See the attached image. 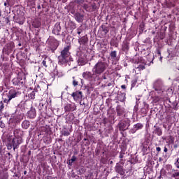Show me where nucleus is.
Listing matches in <instances>:
<instances>
[{
    "instance_id": "f257e3e1",
    "label": "nucleus",
    "mask_w": 179,
    "mask_h": 179,
    "mask_svg": "<svg viewBox=\"0 0 179 179\" xmlns=\"http://www.w3.org/2000/svg\"><path fill=\"white\" fill-rule=\"evenodd\" d=\"M107 68H108V64L106 62V58L103 57L102 60H99L94 66L92 72L94 75H101L106 72Z\"/></svg>"
},
{
    "instance_id": "f03ea898",
    "label": "nucleus",
    "mask_w": 179,
    "mask_h": 179,
    "mask_svg": "<svg viewBox=\"0 0 179 179\" xmlns=\"http://www.w3.org/2000/svg\"><path fill=\"white\" fill-rule=\"evenodd\" d=\"M71 48H72V45H71V43H68L61 51L60 55L58 56L59 63L62 65L68 62V59L71 57V52H69Z\"/></svg>"
},
{
    "instance_id": "7ed1b4c3",
    "label": "nucleus",
    "mask_w": 179,
    "mask_h": 179,
    "mask_svg": "<svg viewBox=\"0 0 179 179\" xmlns=\"http://www.w3.org/2000/svg\"><path fill=\"white\" fill-rule=\"evenodd\" d=\"M19 94H20L19 91H17V90L15 88H11L8 91L6 92V98H3V103H6V104H9L10 101L13 99H16V97H18Z\"/></svg>"
},
{
    "instance_id": "20e7f679",
    "label": "nucleus",
    "mask_w": 179,
    "mask_h": 179,
    "mask_svg": "<svg viewBox=\"0 0 179 179\" xmlns=\"http://www.w3.org/2000/svg\"><path fill=\"white\" fill-rule=\"evenodd\" d=\"M13 86H18L19 87H23L26 85V76L24 74L18 75L17 78L12 80Z\"/></svg>"
},
{
    "instance_id": "39448f33",
    "label": "nucleus",
    "mask_w": 179,
    "mask_h": 179,
    "mask_svg": "<svg viewBox=\"0 0 179 179\" xmlns=\"http://www.w3.org/2000/svg\"><path fill=\"white\" fill-rule=\"evenodd\" d=\"M117 127L119 128V131L124 132V131H127V129L131 127V120L128 118L120 120L117 124Z\"/></svg>"
},
{
    "instance_id": "423d86ee",
    "label": "nucleus",
    "mask_w": 179,
    "mask_h": 179,
    "mask_svg": "<svg viewBox=\"0 0 179 179\" xmlns=\"http://www.w3.org/2000/svg\"><path fill=\"white\" fill-rule=\"evenodd\" d=\"M8 142L12 143L14 150L17 149L19 145H20L22 142H23L22 137H8Z\"/></svg>"
},
{
    "instance_id": "0eeeda50",
    "label": "nucleus",
    "mask_w": 179,
    "mask_h": 179,
    "mask_svg": "<svg viewBox=\"0 0 179 179\" xmlns=\"http://www.w3.org/2000/svg\"><path fill=\"white\" fill-rule=\"evenodd\" d=\"M14 48H15V43L12 41L9 42L4 45L2 50V52H3L4 54H8L10 55Z\"/></svg>"
},
{
    "instance_id": "6e6552de",
    "label": "nucleus",
    "mask_w": 179,
    "mask_h": 179,
    "mask_svg": "<svg viewBox=\"0 0 179 179\" xmlns=\"http://www.w3.org/2000/svg\"><path fill=\"white\" fill-rule=\"evenodd\" d=\"M162 87H163V81L162 79L156 80L153 83V88L155 92H162Z\"/></svg>"
},
{
    "instance_id": "1a4fd4ad",
    "label": "nucleus",
    "mask_w": 179,
    "mask_h": 179,
    "mask_svg": "<svg viewBox=\"0 0 179 179\" xmlns=\"http://www.w3.org/2000/svg\"><path fill=\"white\" fill-rule=\"evenodd\" d=\"M73 111H76L75 103H67L64 106V113H72Z\"/></svg>"
},
{
    "instance_id": "9d476101",
    "label": "nucleus",
    "mask_w": 179,
    "mask_h": 179,
    "mask_svg": "<svg viewBox=\"0 0 179 179\" xmlns=\"http://www.w3.org/2000/svg\"><path fill=\"white\" fill-rule=\"evenodd\" d=\"M61 30H62L61 22H57L53 27L52 33V34H55V36H59V34H61Z\"/></svg>"
},
{
    "instance_id": "9b49d317",
    "label": "nucleus",
    "mask_w": 179,
    "mask_h": 179,
    "mask_svg": "<svg viewBox=\"0 0 179 179\" xmlns=\"http://www.w3.org/2000/svg\"><path fill=\"white\" fill-rule=\"evenodd\" d=\"M82 91H76L71 94V97H73L74 101H80L83 96Z\"/></svg>"
},
{
    "instance_id": "f8f14e48",
    "label": "nucleus",
    "mask_w": 179,
    "mask_h": 179,
    "mask_svg": "<svg viewBox=\"0 0 179 179\" xmlns=\"http://www.w3.org/2000/svg\"><path fill=\"white\" fill-rule=\"evenodd\" d=\"M27 116L30 120H34V118H36V117H37V112L36 108L31 106L30 110L27 112Z\"/></svg>"
},
{
    "instance_id": "ddd939ff",
    "label": "nucleus",
    "mask_w": 179,
    "mask_h": 179,
    "mask_svg": "<svg viewBox=\"0 0 179 179\" xmlns=\"http://www.w3.org/2000/svg\"><path fill=\"white\" fill-rule=\"evenodd\" d=\"M78 43L80 45H87L89 43V38H87V35H85L83 36L78 37Z\"/></svg>"
},
{
    "instance_id": "4468645a",
    "label": "nucleus",
    "mask_w": 179,
    "mask_h": 179,
    "mask_svg": "<svg viewBox=\"0 0 179 179\" xmlns=\"http://www.w3.org/2000/svg\"><path fill=\"white\" fill-rule=\"evenodd\" d=\"M143 128V124L142 123H137L133 126V128L129 130V134H135L136 131L142 129Z\"/></svg>"
},
{
    "instance_id": "2eb2a0df",
    "label": "nucleus",
    "mask_w": 179,
    "mask_h": 179,
    "mask_svg": "<svg viewBox=\"0 0 179 179\" xmlns=\"http://www.w3.org/2000/svg\"><path fill=\"white\" fill-rule=\"evenodd\" d=\"M115 170L116 173L120 174V176H124L125 174V171H124V166L118 163H117Z\"/></svg>"
},
{
    "instance_id": "dca6fc26",
    "label": "nucleus",
    "mask_w": 179,
    "mask_h": 179,
    "mask_svg": "<svg viewBox=\"0 0 179 179\" xmlns=\"http://www.w3.org/2000/svg\"><path fill=\"white\" fill-rule=\"evenodd\" d=\"M116 112L117 117H124V114H125V108L120 105H117L116 107Z\"/></svg>"
},
{
    "instance_id": "f3484780",
    "label": "nucleus",
    "mask_w": 179,
    "mask_h": 179,
    "mask_svg": "<svg viewBox=\"0 0 179 179\" xmlns=\"http://www.w3.org/2000/svg\"><path fill=\"white\" fill-rule=\"evenodd\" d=\"M74 19H76L78 23H83L85 19V15L80 13H76L74 14Z\"/></svg>"
},
{
    "instance_id": "a211bd4d",
    "label": "nucleus",
    "mask_w": 179,
    "mask_h": 179,
    "mask_svg": "<svg viewBox=\"0 0 179 179\" xmlns=\"http://www.w3.org/2000/svg\"><path fill=\"white\" fill-rule=\"evenodd\" d=\"M154 131L152 134H155V135H157V136H162L163 135V130L162 128L159 127V126H154Z\"/></svg>"
},
{
    "instance_id": "6ab92c4d",
    "label": "nucleus",
    "mask_w": 179,
    "mask_h": 179,
    "mask_svg": "<svg viewBox=\"0 0 179 179\" xmlns=\"http://www.w3.org/2000/svg\"><path fill=\"white\" fill-rule=\"evenodd\" d=\"M43 58L44 59L42 61L41 65H42V66H44L45 68H48V63L50 62V61H51V59L50 58V57H48L47 55H44Z\"/></svg>"
},
{
    "instance_id": "aec40b11",
    "label": "nucleus",
    "mask_w": 179,
    "mask_h": 179,
    "mask_svg": "<svg viewBox=\"0 0 179 179\" xmlns=\"http://www.w3.org/2000/svg\"><path fill=\"white\" fill-rule=\"evenodd\" d=\"M48 47L50 48V50L52 52H55V50L58 48V45L57 44V42H49Z\"/></svg>"
},
{
    "instance_id": "412c9836",
    "label": "nucleus",
    "mask_w": 179,
    "mask_h": 179,
    "mask_svg": "<svg viewBox=\"0 0 179 179\" xmlns=\"http://www.w3.org/2000/svg\"><path fill=\"white\" fill-rule=\"evenodd\" d=\"M125 96H126V94L124 92H120L117 93V99L119 101H121V103H123V101H125V99H127Z\"/></svg>"
},
{
    "instance_id": "4be33fe9",
    "label": "nucleus",
    "mask_w": 179,
    "mask_h": 179,
    "mask_svg": "<svg viewBox=\"0 0 179 179\" xmlns=\"http://www.w3.org/2000/svg\"><path fill=\"white\" fill-rule=\"evenodd\" d=\"M122 50L124 52H127L129 50V42H128V41H123V43L122 45Z\"/></svg>"
},
{
    "instance_id": "5701e85b",
    "label": "nucleus",
    "mask_w": 179,
    "mask_h": 179,
    "mask_svg": "<svg viewBox=\"0 0 179 179\" xmlns=\"http://www.w3.org/2000/svg\"><path fill=\"white\" fill-rule=\"evenodd\" d=\"M83 78L87 80H90L93 78V74L90 71H85L83 73Z\"/></svg>"
},
{
    "instance_id": "b1692460",
    "label": "nucleus",
    "mask_w": 179,
    "mask_h": 179,
    "mask_svg": "<svg viewBox=\"0 0 179 179\" xmlns=\"http://www.w3.org/2000/svg\"><path fill=\"white\" fill-rule=\"evenodd\" d=\"M53 76L54 78H62V76H64V73L58 71V69H56L53 71Z\"/></svg>"
},
{
    "instance_id": "393cba45",
    "label": "nucleus",
    "mask_w": 179,
    "mask_h": 179,
    "mask_svg": "<svg viewBox=\"0 0 179 179\" xmlns=\"http://www.w3.org/2000/svg\"><path fill=\"white\" fill-rule=\"evenodd\" d=\"M30 127V121L24 120L22 123V128L23 129H28Z\"/></svg>"
},
{
    "instance_id": "a878e982",
    "label": "nucleus",
    "mask_w": 179,
    "mask_h": 179,
    "mask_svg": "<svg viewBox=\"0 0 179 179\" xmlns=\"http://www.w3.org/2000/svg\"><path fill=\"white\" fill-rule=\"evenodd\" d=\"M9 54H5L4 52H2L1 55V59L3 62H8V61H9Z\"/></svg>"
},
{
    "instance_id": "bb28decb",
    "label": "nucleus",
    "mask_w": 179,
    "mask_h": 179,
    "mask_svg": "<svg viewBox=\"0 0 179 179\" xmlns=\"http://www.w3.org/2000/svg\"><path fill=\"white\" fill-rule=\"evenodd\" d=\"M2 15V13L0 10V17ZM10 22V20H9V17H3V21L0 20L1 24H8Z\"/></svg>"
},
{
    "instance_id": "cd10ccee",
    "label": "nucleus",
    "mask_w": 179,
    "mask_h": 179,
    "mask_svg": "<svg viewBox=\"0 0 179 179\" xmlns=\"http://www.w3.org/2000/svg\"><path fill=\"white\" fill-rule=\"evenodd\" d=\"M133 62H134V64H139L142 62V57L136 55L133 59Z\"/></svg>"
},
{
    "instance_id": "c85d7f7f",
    "label": "nucleus",
    "mask_w": 179,
    "mask_h": 179,
    "mask_svg": "<svg viewBox=\"0 0 179 179\" xmlns=\"http://www.w3.org/2000/svg\"><path fill=\"white\" fill-rule=\"evenodd\" d=\"M173 173L171 175V178H175V179H178V177H179V171L178 170H176V169H173Z\"/></svg>"
},
{
    "instance_id": "c756f323",
    "label": "nucleus",
    "mask_w": 179,
    "mask_h": 179,
    "mask_svg": "<svg viewBox=\"0 0 179 179\" xmlns=\"http://www.w3.org/2000/svg\"><path fill=\"white\" fill-rule=\"evenodd\" d=\"M97 9V5L96 3H92L90 6V12H95V10Z\"/></svg>"
},
{
    "instance_id": "7c9ffc66",
    "label": "nucleus",
    "mask_w": 179,
    "mask_h": 179,
    "mask_svg": "<svg viewBox=\"0 0 179 179\" xmlns=\"http://www.w3.org/2000/svg\"><path fill=\"white\" fill-rule=\"evenodd\" d=\"M101 28L102 29V31H103L105 36L108 33V31H110V29L106 25H101Z\"/></svg>"
},
{
    "instance_id": "2f4dec72",
    "label": "nucleus",
    "mask_w": 179,
    "mask_h": 179,
    "mask_svg": "<svg viewBox=\"0 0 179 179\" xmlns=\"http://www.w3.org/2000/svg\"><path fill=\"white\" fill-rule=\"evenodd\" d=\"M38 108L41 111V114H43V111H44V110H47V106H45L43 103H40Z\"/></svg>"
},
{
    "instance_id": "473e14b6",
    "label": "nucleus",
    "mask_w": 179,
    "mask_h": 179,
    "mask_svg": "<svg viewBox=\"0 0 179 179\" xmlns=\"http://www.w3.org/2000/svg\"><path fill=\"white\" fill-rule=\"evenodd\" d=\"M67 119L69 122H72V121H73V120H75V114H73V113L69 114Z\"/></svg>"
},
{
    "instance_id": "72a5a7b5",
    "label": "nucleus",
    "mask_w": 179,
    "mask_h": 179,
    "mask_svg": "<svg viewBox=\"0 0 179 179\" xmlns=\"http://www.w3.org/2000/svg\"><path fill=\"white\" fill-rule=\"evenodd\" d=\"M14 137L15 138H22L20 136V129H15L13 131Z\"/></svg>"
},
{
    "instance_id": "f704fd0d",
    "label": "nucleus",
    "mask_w": 179,
    "mask_h": 179,
    "mask_svg": "<svg viewBox=\"0 0 179 179\" xmlns=\"http://www.w3.org/2000/svg\"><path fill=\"white\" fill-rule=\"evenodd\" d=\"M110 57H111L112 59H117V51H111L110 53Z\"/></svg>"
},
{
    "instance_id": "c9c22d12",
    "label": "nucleus",
    "mask_w": 179,
    "mask_h": 179,
    "mask_svg": "<svg viewBox=\"0 0 179 179\" xmlns=\"http://www.w3.org/2000/svg\"><path fill=\"white\" fill-rule=\"evenodd\" d=\"M29 99L31 100H34L36 99V91H32L29 95Z\"/></svg>"
},
{
    "instance_id": "e433bc0d",
    "label": "nucleus",
    "mask_w": 179,
    "mask_h": 179,
    "mask_svg": "<svg viewBox=\"0 0 179 179\" xmlns=\"http://www.w3.org/2000/svg\"><path fill=\"white\" fill-rule=\"evenodd\" d=\"M32 26H34L35 27V29H38V27H40V26H41V22H40L39 21H34L32 23Z\"/></svg>"
},
{
    "instance_id": "4c0bfd02",
    "label": "nucleus",
    "mask_w": 179,
    "mask_h": 179,
    "mask_svg": "<svg viewBox=\"0 0 179 179\" xmlns=\"http://www.w3.org/2000/svg\"><path fill=\"white\" fill-rule=\"evenodd\" d=\"M125 155V150H122L120 152L119 159H120V162H123L124 155Z\"/></svg>"
},
{
    "instance_id": "58836bf2",
    "label": "nucleus",
    "mask_w": 179,
    "mask_h": 179,
    "mask_svg": "<svg viewBox=\"0 0 179 179\" xmlns=\"http://www.w3.org/2000/svg\"><path fill=\"white\" fill-rule=\"evenodd\" d=\"M76 157L73 155L71 159L69 160V165L72 166V163H73V162H76Z\"/></svg>"
},
{
    "instance_id": "ea45409f",
    "label": "nucleus",
    "mask_w": 179,
    "mask_h": 179,
    "mask_svg": "<svg viewBox=\"0 0 179 179\" xmlns=\"http://www.w3.org/2000/svg\"><path fill=\"white\" fill-rule=\"evenodd\" d=\"M74 3H77L79 6H82L85 3V0H74Z\"/></svg>"
},
{
    "instance_id": "a19ab883",
    "label": "nucleus",
    "mask_w": 179,
    "mask_h": 179,
    "mask_svg": "<svg viewBox=\"0 0 179 179\" xmlns=\"http://www.w3.org/2000/svg\"><path fill=\"white\" fill-rule=\"evenodd\" d=\"M109 79H110V78H107V76H106V75L102 76V77L100 78V80H101V82H103V80H105V81H103V82H104V83H106V84H107V83L108 82V80H109Z\"/></svg>"
},
{
    "instance_id": "79ce46f5",
    "label": "nucleus",
    "mask_w": 179,
    "mask_h": 179,
    "mask_svg": "<svg viewBox=\"0 0 179 179\" xmlns=\"http://www.w3.org/2000/svg\"><path fill=\"white\" fill-rule=\"evenodd\" d=\"M83 8L85 10H86V12H90V11L89 4H87V3H83Z\"/></svg>"
},
{
    "instance_id": "37998d69",
    "label": "nucleus",
    "mask_w": 179,
    "mask_h": 179,
    "mask_svg": "<svg viewBox=\"0 0 179 179\" xmlns=\"http://www.w3.org/2000/svg\"><path fill=\"white\" fill-rule=\"evenodd\" d=\"M138 71H143L145 69V64H139L137 67H135Z\"/></svg>"
},
{
    "instance_id": "c03bdc74",
    "label": "nucleus",
    "mask_w": 179,
    "mask_h": 179,
    "mask_svg": "<svg viewBox=\"0 0 179 179\" xmlns=\"http://www.w3.org/2000/svg\"><path fill=\"white\" fill-rule=\"evenodd\" d=\"M3 108H5L3 102L0 101V117L2 116V111H3Z\"/></svg>"
},
{
    "instance_id": "a18cd8bd",
    "label": "nucleus",
    "mask_w": 179,
    "mask_h": 179,
    "mask_svg": "<svg viewBox=\"0 0 179 179\" xmlns=\"http://www.w3.org/2000/svg\"><path fill=\"white\" fill-rule=\"evenodd\" d=\"M168 141L169 143H171L172 145L174 144V137L173 136H169Z\"/></svg>"
},
{
    "instance_id": "49530a36",
    "label": "nucleus",
    "mask_w": 179,
    "mask_h": 179,
    "mask_svg": "<svg viewBox=\"0 0 179 179\" xmlns=\"http://www.w3.org/2000/svg\"><path fill=\"white\" fill-rule=\"evenodd\" d=\"M79 85V81L75 78V77H73V86H78Z\"/></svg>"
},
{
    "instance_id": "de8ad7c7",
    "label": "nucleus",
    "mask_w": 179,
    "mask_h": 179,
    "mask_svg": "<svg viewBox=\"0 0 179 179\" xmlns=\"http://www.w3.org/2000/svg\"><path fill=\"white\" fill-rule=\"evenodd\" d=\"M15 22L18 23V24L22 25L24 24V20L17 18Z\"/></svg>"
},
{
    "instance_id": "09e8293b",
    "label": "nucleus",
    "mask_w": 179,
    "mask_h": 179,
    "mask_svg": "<svg viewBox=\"0 0 179 179\" xmlns=\"http://www.w3.org/2000/svg\"><path fill=\"white\" fill-rule=\"evenodd\" d=\"M13 147V144H12L10 141H8L7 149H8V150H10V149H12Z\"/></svg>"
},
{
    "instance_id": "8fccbe9b",
    "label": "nucleus",
    "mask_w": 179,
    "mask_h": 179,
    "mask_svg": "<svg viewBox=\"0 0 179 179\" xmlns=\"http://www.w3.org/2000/svg\"><path fill=\"white\" fill-rule=\"evenodd\" d=\"M62 135H64V136H69V135H71V133H69L68 130H64Z\"/></svg>"
},
{
    "instance_id": "3c124183",
    "label": "nucleus",
    "mask_w": 179,
    "mask_h": 179,
    "mask_svg": "<svg viewBox=\"0 0 179 179\" xmlns=\"http://www.w3.org/2000/svg\"><path fill=\"white\" fill-rule=\"evenodd\" d=\"M110 45H113V47H118V43L114 41V40L110 41Z\"/></svg>"
},
{
    "instance_id": "603ef678",
    "label": "nucleus",
    "mask_w": 179,
    "mask_h": 179,
    "mask_svg": "<svg viewBox=\"0 0 179 179\" xmlns=\"http://www.w3.org/2000/svg\"><path fill=\"white\" fill-rule=\"evenodd\" d=\"M142 152L144 155H148V147L143 146L142 148Z\"/></svg>"
},
{
    "instance_id": "864d4df0",
    "label": "nucleus",
    "mask_w": 179,
    "mask_h": 179,
    "mask_svg": "<svg viewBox=\"0 0 179 179\" xmlns=\"http://www.w3.org/2000/svg\"><path fill=\"white\" fill-rule=\"evenodd\" d=\"M175 166L177 169H179V158L176 159L175 161Z\"/></svg>"
},
{
    "instance_id": "5fc2aeb1",
    "label": "nucleus",
    "mask_w": 179,
    "mask_h": 179,
    "mask_svg": "<svg viewBox=\"0 0 179 179\" xmlns=\"http://www.w3.org/2000/svg\"><path fill=\"white\" fill-rule=\"evenodd\" d=\"M78 64H79V65H81V66H83V65H85L86 64V62H85V61H83V60H79L78 61Z\"/></svg>"
},
{
    "instance_id": "6e6d98bb",
    "label": "nucleus",
    "mask_w": 179,
    "mask_h": 179,
    "mask_svg": "<svg viewBox=\"0 0 179 179\" xmlns=\"http://www.w3.org/2000/svg\"><path fill=\"white\" fill-rule=\"evenodd\" d=\"M0 127L5 128V123H3L2 121H0Z\"/></svg>"
},
{
    "instance_id": "4d7b16f0",
    "label": "nucleus",
    "mask_w": 179,
    "mask_h": 179,
    "mask_svg": "<svg viewBox=\"0 0 179 179\" xmlns=\"http://www.w3.org/2000/svg\"><path fill=\"white\" fill-rule=\"evenodd\" d=\"M156 150H157V153H159L162 151V148L160 147H157Z\"/></svg>"
},
{
    "instance_id": "13d9d810",
    "label": "nucleus",
    "mask_w": 179,
    "mask_h": 179,
    "mask_svg": "<svg viewBox=\"0 0 179 179\" xmlns=\"http://www.w3.org/2000/svg\"><path fill=\"white\" fill-rule=\"evenodd\" d=\"M70 13H71V15H75V9L70 10Z\"/></svg>"
},
{
    "instance_id": "bf43d9fd",
    "label": "nucleus",
    "mask_w": 179,
    "mask_h": 179,
    "mask_svg": "<svg viewBox=\"0 0 179 179\" xmlns=\"http://www.w3.org/2000/svg\"><path fill=\"white\" fill-rule=\"evenodd\" d=\"M10 61H12L15 58V55L13 54L10 55Z\"/></svg>"
},
{
    "instance_id": "052dcab7",
    "label": "nucleus",
    "mask_w": 179,
    "mask_h": 179,
    "mask_svg": "<svg viewBox=\"0 0 179 179\" xmlns=\"http://www.w3.org/2000/svg\"><path fill=\"white\" fill-rule=\"evenodd\" d=\"M157 55H159V56L162 55V52H161L160 50H159V49L157 50Z\"/></svg>"
},
{
    "instance_id": "680f3d73",
    "label": "nucleus",
    "mask_w": 179,
    "mask_h": 179,
    "mask_svg": "<svg viewBox=\"0 0 179 179\" xmlns=\"http://www.w3.org/2000/svg\"><path fill=\"white\" fill-rule=\"evenodd\" d=\"M108 85H106V86H108V87H110V86H113V83H107Z\"/></svg>"
},
{
    "instance_id": "e2e57ef3",
    "label": "nucleus",
    "mask_w": 179,
    "mask_h": 179,
    "mask_svg": "<svg viewBox=\"0 0 179 179\" xmlns=\"http://www.w3.org/2000/svg\"><path fill=\"white\" fill-rule=\"evenodd\" d=\"M164 152H165V153H167V152H169V149L164 147Z\"/></svg>"
},
{
    "instance_id": "0e129e2a",
    "label": "nucleus",
    "mask_w": 179,
    "mask_h": 179,
    "mask_svg": "<svg viewBox=\"0 0 179 179\" xmlns=\"http://www.w3.org/2000/svg\"><path fill=\"white\" fill-rule=\"evenodd\" d=\"M122 89H127V86L125 85H121Z\"/></svg>"
},
{
    "instance_id": "69168bd1",
    "label": "nucleus",
    "mask_w": 179,
    "mask_h": 179,
    "mask_svg": "<svg viewBox=\"0 0 179 179\" xmlns=\"http://www.w3.org/2000/svg\"><path fill=\"white\" fill-rule=\"evenodd\" d=\"M28 156H29V157H30V156H31V150L28 151Z\"/></svg>"
},
{
    "instance_id": "338daca9",
    "label": "nucleus",
    "mask_w": 179,
    "mask_h": 179,
    "mask_svg": "<svg viewBox=\"0 0 179 179\" xmlns=\"http://www.w3.org/2000/svg\"><path fill=\"white\" fill-rule=\"evenodd\" d=\"M81 33H82V31H80V29H78V32H77V34H78L79 36H80Z\"/></svg>"
},
{
    "instance_id": "774afa93",
    "label": "nucleus",
    "mask_w": 179,
    "mask_h": 179,
    "mask_svg": "<svg viewBox=\"0 0 179 179\" xmlns=\"http://www.w3.org/2000/svg\"><path fill=\"white\" fill-rule=\"evenodd\" d=\"M46 179H55V178H52V176H48Z\"/></svg>"
}]
</instances>
